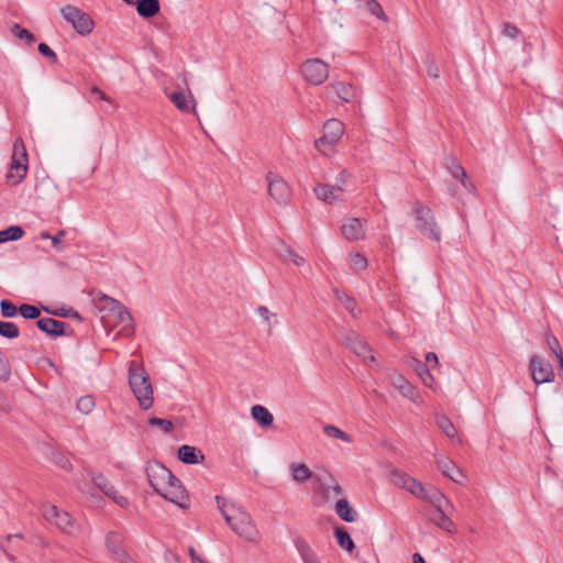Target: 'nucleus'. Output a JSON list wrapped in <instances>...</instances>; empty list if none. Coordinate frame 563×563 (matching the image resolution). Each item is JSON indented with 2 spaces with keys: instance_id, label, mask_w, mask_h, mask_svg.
<instances>
[{
  "instance_id": "obj_1",
  "label": "nucleus",
  "mask_w": 563,
  "mask_h": 563,
  "mask_svg": "<svg viewBox=\"0 0 563 563\" xmlns=\"http://www.w3.org/2000/svg\"><path fill=\"white\" fill-rule=\"evenodd\" d=\"M216 501L223 519L238 537L253 544L262 541V534L255 521L243 507L229 503L220 496L216 497Z\"/></svg>"
},
{
  "instance_id": "obj_2",
  "label": "nucleus",
  "mask_w": 563,
  "mask_h": 563,
  "mask_svg": "<svg viewBox=\"0 0 563 563\" xmlns=\"http://www.w3.org/2000/svg\"><path fill=\"white\" fill-rule=\"evenodd\" d=\"M148 481L154 490L164 499L179 506L188 507V496L180 481L164 465L154 464L148 468Z\"/></svg>"
},
{
  "instance_id": "obj_3",
  "label": "nucleus",
  "mask_w": 563,
  "mask_h": 563,
  "mask_svg": "<svg viewBox=\"0 0 563 563\" xmlns=\"http://www.w3.org/2000/svg\"><path fill=\"white\" fill-rule=\"evenodd\" d=\"M96 305L104 313L102 316L104 323L119 327L120 332L126 336H131L134 333L133 318L119 300L101 294L96 298Z\"/></svg>"
},
{
  "instance_id": "obj_4",
  "label": "nucleus",
  "mask_w": 563,
  "mask_h": 563,
  "mask_svg": "<svg viewBox=\"0 0 563 563\" xmlns=\"http://www.w3.org/2000/svg\"><path fill=\"white\" fill-rule=\"evenodd\" d=\"M128 383L140 407L144 410L150 409L154 402V391L143 364L135 361L129 362Z\"/></svg>"
},
{
  "instance_id": "obj_5",
  "label": "nucleus",
  "mask_w": 563,
  "mask_h": 563,
  "mask_svg": "<svg viewBox=\"0 0 563 563\" xmlns=\"http://www.w3.org/2000/svg\"><path fill=\"white\" fill-rule=\"evenodd\" d=\"M313 490L318 498V505L325 504L343 495L342 487L334 478V476L329 472L316 474L313 481Z\"/></svg>"
},
{
  "instance_id": "obj_6",
  "label": "nucleus",
  "mask_w": 563,
  "mask_h": 563,
  "mask_svg": "<svg viewBox=\"0 0 563 563\" xmlns=\"http://www.w3.org/2000/svg\"><path fill=\"white\" fill-rule=\"evenodd\" d=\"M27 173V155L21 140H16L13 144L12 161L10 164L7 179L11 185L20 184Z\"/></svg>"
},
{
  "instance_id": "obj_7",
  "label": "nucleus",
  "mask_w": 563,
  "mask_h": 563,
  "mask_svg": "<svg viewBox=\"0 0 563 563\" xmlns=\"http://www.w3.org/2000/svg\"><path fill=\"white\" fill-rule=\"evenodd\" d=\"M60 14L81 36L90 34L95 27L91 16L77 7L65 5L60 9Z\"/></svg>"
},
{
  "instance_id": "obj_8",
  "label": "nucleus",
  "mask_w": 563,
  "mask_h": 563,
  "mask_svg": "<svg viewBox=\"0 0 563 563\" xmlns=\"http://www.w3.org/2000/svg\"><path fill=\"white\" fill-rule=\"evenodd\" d=\"M344 124L338 119H329L323 125V134L316 140V147L324 155H329L333 145H335L344 134Z\"/></svg>"
},
{
  "instance_id": "obj_9",
  "label": "nucleus",
  "mask_w": 563,
  "mask_h": 563,
  "mask_svg": "<svg viewBox=\"0 0 563 563\" xmlns=\"http://www.w3.org/2000/svg\"><path fill=\"white\" fill-rule=\"evenodd\" d=\"M413 214L417 220V227L418 229L428 238L440 241L441 233L440 229L438 228L434 218L432 216L431 210L423 206L418 203L413 209Z\"/></svg>"
},
{
  "instance_id": "obj_10",
  "label": "nucleus",
  "mask_w": 563,
  "mask_h": 563,
  "mask_svg": "<svg viewBox=\"0 0 563 563\" xmlns=\"http://www.w3.org/2000/svg\"><path fill=\"white\" fill-rule=\"evenodd\" d=\"M266 181L268 195L276 203L285 206L290 201L291 189L279 175L269 172L266 175Z\"/></svg>"
},
{
  "instance_id": "obj_11",
  "label": "nucleus",
  "mask_w": 563,
  "mask_h": 563,
  "mask_svg": "<svg viewBox=\"0 0 563 563\" xmlns=\"http://www.w3.org/2000/svg\"><path fill=\"white\" fill-rule=\"evenodd\" d=\"M301 74L309 84L319 86L329 78V65L319 58H311L302 64Z\"/></svg>"
},
{
  "instance_id": "obj_12",
  "label": "nucleus",
  "mask_w": 563,
  "mask_h": 563,
  "mask_svg": "<svg viewBox=\"0 0 563 563\" xmlns=\"http://www.w3.org/2000/svg\"><path fill=\"white\" fill-rule=\"evenodd\" d=\"M42 515L46 521L55 525L66 533H73L75 528L68 512L59 510L56 506L45 504L41 508Z\"/></svg>"
},
{
  "instance_id": "obj_13",
  "label": "nucleus",
  "mask_w": 563,
  "mask_h": 563,
  "mask_svg": "<svg viewBox=\"0 0 563 563\" xmlns=\"http://www.w3.org/2000/svg\"><path fill=\"white\" fill-rule=\"evenodd\" d=\"M530 372L533 382L537 385H541L544 383H551L554 380V372L552 366L545 360L539 356H532L530 358Z\"/></svg>"
},
{
  "instance_id": "obj_14",
  "label": "nucleus",
  "mask_w": 563,
  "mask_h": 563,
  "mask_svg": "<svg viewBox=\"0 0 563 563\" xmlns=\"http://www.w3.org/2000/svg\"><path fill=\"white\" fill-rule=\"evenodd\" d=\"M393 482L396 486L406 489L418 499L422 500V497H424L427 488L423 484L406 473L395 472L393 474Z\"/></svg>"
},
{
  "instance_id": "obj_15",
  "label": "nucleus",
  "mask_w": 563,
  "mask_h": 563,
  "mask_svg": "<svg viewBox=\"0 0 563 563\" xmlns=\"http://www.w3.org/2000/svg\"><path fill=\"white\" fill-rule=\"evenodd\" d=\"M91 481L107 497L111 498L118 506L125 508L129 506L128 499L122 496L115 487L102 475L95 474Z\"/></svg>"
},
{
  "instance_id": "obj_16",
  "label": "nucleus",
  "mask_w": 563,
  "mask_h": 563,
  "mask_svg": "<svg viewBox=\"0 0 563 563\" xmlns=\"http://www.w3.org/2000/svg\"><path fill=\"white\" fill-rule=\"evenodd\" d=\"M434 461L438 466V468L441 471V473L449 477L451 481H453L456 484L462 485L464 482V475L461 468L449 457H445L441 454L434 455Z\"/></svg>"
},
{
  "instance_id": "obj_17",
  "label": "nucleus",
  "mask_w": 563,
  "mask_h": 563,
  "mask_svg": "<svg viewBox=\"0 0 563 563\" xmlns=\"http://www.w3.org/2000/svg\"><path fill=\"white\" fill-rule=\"evenodd\" d=\"M341 232L349 241H360L365 238V222L358 218H349L342 224Z\"/></svg>"
},
{
  "instance_id": "obj_18",
  "label": "nucleus",
  "mask_w": 563,
  "mask_h": 563,
  "mask_svg": "<svg viewBox=\"0 0 563 563\" xmlns=\"http://www.w3.org/2000/svg\"><path fill=\"white\" fill-rule=\"evenodd\" d=\"M166 96L179 111L187 113L196 112V101L191 92L174 91L170 93L166 92Z\"/></svg>"
},
{
  "instance_id": "obj_19",
  "label": "nucleus",
  "mask_w": 563,
  "mask_h": 563,
  "mask_svg": "<svg viewBox=\"0 0 563 563\" xmlns=\"http://www.w3.org/2000/svg\"><path fill=\"white\" fill-rule=\"evenodd\" d=\"M346 344L351 351L362 357L365 363L369 364L375 362L372 349L355 333L349 335Z\"/></svg>"
},
{
  "instance_id": "obj_20",
  "label": "nucleus",
  "mask_w": 563,
  "mask_h": 563,
  "mask_svg": "<svg viewBox=\"0 0 563 563\" xmlns=\"http://www.w3.org/2000/svg\"><path fill=\"white\" fill-rule=\"evenodd\" d=\"M314 192L320 200L331 205L342 200L344 189L339 185H319L314 188Z\"/></svg>"
},
{
  "instance_id": "obj_21",
  "label": "nucleus",
  "mask_w": 563,
  "mask_h": 563,
  "mask_svg": "<svg viewBox=\"0 0 563 563\" xmlns=\"http://www.w3.org/2000/svg\"><path fill=\"white\" fill-rule=\"evenodd\" d=\"M445 166L453 178L461 181L462 186L468 191L474 192V185L467 180V174L463 166L459 164L454 158H448Z\"/></svg>"
},
{
  "instance_id": "obj_22",
  "label": "nucleus",
  "mask_w": 563,
  "mask_h": 563,
  "mask_svg": "<svg viewBox=\"0 0 563 563\" xmlns=\"http://www.w3.org/2000/svg\"><path fill=\"white\" fill-rule=\"evenodd\" d=\"M37 327L49 335L59 336L65 334L67 324L53 318H42L37 321Z\"/></svg>"
},
{
  "instance_id": "obj_23",
  "label": "nucleus",
  "mask_w": 563,
  "mask_h": 563,
  "mask_svg": "<svg viewBox=\"0 0 563 563\" xmlns=\"http://www.w3.org/2000/svg\"><path fill=\"white\" fill-rule=\"evenodd\" d=\"M177 455L185 464H198L205 460V455L200 450L188 444L179 446Z\"/></svg>"
},
{
  "instance_id": "obj_24",
  "label": "nucleus",
  "mask_w": 563,
  "mask_h": 563,
  "mask_svg": "<svg viewBox=\"0 0 563 563\" xmlns=\"http://www.w3.org/2000/svg\"><path fill=\"white\" fill-rule=\"evenodd\" d=\"M410 365L413 367L417 375L420 377L421 382L426 387L432 390H437L438 384L433 375L430 373L429 368L426 366V364H423L421 361L417 358H412Z\"/></svg>"
},
{
  "instance_id": "obj_25",
  "label": "nucleus",
  "mask_w": 563,
  "mask_h": 563,
  "mask_svg": "<svg viewBox=\"0 0 563 563\" xmlns=\"http://www.w3.org/2000/svg\"><path fill=\"white\" fill-rule=\"evenodd\" d=\"M291 479L297 484H303L309 479L314 481L316 474L303 463L289 464Z\"/></svg>"
},
{
  "instance_id": "obj_26",
  "label": "nucleus",
  "mask_w": 563,
  "mask_h": 563,
  "mask_svg": "<svg viewBox=\"0 0 563 563\" xmlns=\"http://www.w3.org/2000/svg\"><path fill=\"white\" fill-rule=\"evenodd\" d=\"M357 8L361 10L366 11L371 15L382 20L383 22L387 23L388 18L385 14L382 5L376 0H353Z\"/></svg>"
},
{
  "instance_id": "obj_27",
  "label": "nucleus",
  "mask_w": 563,
  "mask_h": 563,
  "mask_svg": "<svg viewBox=\"0 0 563 563\" xmlns=\"http://www.w3.org/2000/svg\"><path fill=\"white\" fill-rule=\"evenodd\" d=\"M422 500L432 504L434 506V509L443 507V505L453 509V505L450 503L446 496L435 487L427 488L424 497H422Z\"/></svg>"
},
{
  "instance_id": "obj_28",
  "label": "nucleus",
  "mask_w": 563,
  "mask_h": 563,
  "mask_svg": "<svg viewBox=\"0 0 563 563\" xmlns=\"http://www.w3.org/2000/svg\"><path fill=\"white\" fill-rule=\"evenodd\" d=\"M335 514L346 522H355L358 518L356 510H354L347 499L340 498L334 506Z\"/></svg>"
},
{
  "instance_id": "obj_29",
  "label": "nucleus",
  "mask_w": 563,
  "mask_h": 563,
  "mask_svg": "<svg viewBox=\"0 0 563 563\" xmlns=\"http://www.w3.org/2000/svg\"><path fill=\"white\" fill-rule=\"evenodd\" d=\"M251 416L263 428H268L274 422L272 412L261 405H255L251 408Z\"/></svg>"
},
{
  "instance_id": "obj_30",
  "label": "nucleus",
  "mask_w": 563,
  "mask_h": 563,
  "mask_svg": "<svg viewBox=\"0 0 563 563\" xmlns=\"http://www.w3.org/2000/svg\"><path fill=\"white\" fill-rule=\"evenodd\" d=\"M295 547L303 563H321L320 558L307 541L298 539L295 542Z\"/></svg>"
},
{
  "instance_id": "obj_31",
  "label": "nucleus",
  "mask_w": 563,
  "mask_h": 563,
  "mask_svg": "<svg viewBox=\"0 0 563 563\" xmlns=\"http://www.w3.org/2000/svg\"><path fill=\"white\" fill-rule=\"evenodd\" d=\"M332 86H333L338 97L343 102H352L357 97L356 88L349 82L338 81V82L333 84Z\"/></svg>"
},
{
  "instance_id": "obj_32",
  "label": "nucleus",
  "mask_w": 563,
  "mask_h": 563,
  "mask_svg": "<svg viewBox=\"0 0 563 563\" xmlns=\"http://www.w3.org/2000/svg\"><path fill=\"white\" fill-rule=\"evenodd\" d=\"M136 11L144 19L153 18L159 11L158 0H139Z\"/></svg>"
},
{
  "instance_id": "obj_33",
  "label": "nucleus",
  "mask_w": 563,
  "mask_h": 563,
  "mask_svg": "<svg viewBox=\"0 0 563 563\" xmlns=\"http://www.w3.org/2000/svg\"><path fill=\"white\" fill-rule=\"evenodd\" d=\"M431 521L440 529L450 533L454 532L455 526L450 517L444 512L443 507L435 508V516L431 518Z\"/></svg>"
},
{
  "instance_id": "obj_34",
  "label": "nucleus",
  "mask_w": 563,
  "mask_h": 563,
  "mask_svg": "<svg viewBox=\"0 0 563 563\" xmlns=\"http://www.w3.org/2000/svg\"><path fill=\"white\" fill-rule=\"evenodd\" d=\"M391 384L405 397H411L416 387L402 375L395 373L391 376Z\"/></svg>"
},
{
  "instance_id": "obj_35",
  "label": "nucleus",
  "mask_w": 563,
  "mask_h": 563,
  "mask_svg": "<svg viewBox=\"0 0 563 563\" xmlns=\"http://www.w3.org/2000/svg\"><path fill=\"white\" fill-rule=\"evenodd\" d=\"M438 428L451 440L457 439V431L453 422L443 415L435 416Z\"/></svg>"
},
{
  "instance_id": "obj_36",
  "label": "nucleus",
  "mask_w": 563,
  "mask_h": 563,
  "mask_svg": "<svg viewBox=\"0 0 563 563\" xmlns=\"http://www.w3.org/2000/svg\"><path fill=\"white\" fill-rule=\"evenodd\" d=\"M24 235V230L19 225H11L0 231V243L18 241Z\"/></svg>"
},
{
  "instance_id": "obj_37",
  "label": "nucleus",
  "mask_w": 563,
  "mask_h": 563,
  "mask_svg": "<svg viewBox=\"0 0 563 563\" xmlns=\"http://www.w3.org/2000/svg\"><path fill=\"white\" fill-rule=\"evenodd\" d=\"M334 536H335L338 544L345 551L352 552L355 549V544H354L352 538L345 530L338 528L334 531Z\"/></svg>"
},
{
  "instance_id": "obj_38",
  "label": "nucleus",
  "mask_w": 563,
  "mask_h": 563,
  "mask_svg": "<svg viewBox=\"0 0 563 563\" xmlns=\"http://www.w3.org/2000/svg\"><path fill=\"white\" fill-rule=\"evenodd\" d=\"M323 432L329 438L338 439V440H341V441L347 442V443L352 441V438L347 433H345L343 430H341L340 428L332 426V424L324 426Z\"/></svg>"
},
{
  "instance_id": "obj_39",
  "label": "nucleus",
  "mask_w": 563,
  "mask_h": 563,
  "mask_svg": "<svg viewBox=\"0 0 563 563\" xmlns=\"http://www.w3.org/2000/svg\"><path fill=\"white\" fill-rule=\"evenodd\" d=\"M10 31L13 36L18 37L21 41H24L29 45L33 44V42L35 41L34 35L19 24H13Z\"/></svg>"
},
{
  "instance_id": "obj_40",
  "label": "nucleus",
  "mask_w": 563,
  "mask_h": 563,
  "mask_svg": "<svg viewBox=\"0 0 563 563\" xmlns=\"http://www.w3.org/2000/svg\"><path fill=\"white\" fill-rule=\"evenodd\" d=\"M335 298L344 309L350 311L352 314H355L356 302L354 298L339 290H335Z\"/></svg>"
},
{
  "instance_id": "obj_41",
  "label": "nucleus",
  "mask_w": 563,
  "mask_h": 563,
  "mask_svg": "<svg viewBox=\"0 0 563 563\" xmlns=\"http://www.w3.org/2000/svg\"><path fill=\"white\" fill-rule=\"evenodd\" d=\"M20 334L19 328L9 321H0V335L7 339H15Z\"/></svg>"
},
{
  "instance_id": "obj_42",
  "label": "nucleus",
  "mask_w": 563,
  "mask_h": 563,
  "mask_svg": "<svg viewBox=\"0 0 563 563\" xmlns=\"http://www.w3.org/2000/svg\"><path fill=\"white\" fill-rule=\"evenodd\" d=\"M280 257L288 265L302 266L305 264V258L289 249H285L284 252L280 253Z\"/></svg>"
},
{
  "instance_id": "obj_43",
  "label": "nucleus",
  "mask_w": 563,
  "mask_h": 563,
  "mask_svg": "<svg viewBox=\"0 0 563 563\" xmlns=\"http://www.w3.org/2000/svg\"><path fill=\"white\" fill-rule=\"evenodd\" d=\"M96 407V402L92 396L86 395L78 399L77 409L84 415H89L93 408Z\"/></svg>"
},
{
  "instance_id": "obj_44",
  "label": "nucleus",
  "mask_w": 563,
  "mask_h": 563,
  "mask_svg": "<svg viewBox=\"0 0 563 563\" xmlns=\"http://www.w3.org/2000/svg\"><path fill=\"white\" fill-rule=\"evenodd\" d=\"M367 260L360 253L350 254V266L355 272H362L367 267Z\"/></svg>"
},
{
  "instance_id": "obj_45",
  "label": "nucleus",
  "mask_w": 563,
  "mask_h": 563,
  "mask_svg": "<svg viewBox=\"0 0 563 563\" xmlns=\"http://www.w3.org/2000/svg\"><path fill=\"white\" fill-rule=\"evenodd\" d=\"M1 314L4 318H13L16 316L19 308L15 307L10 300H1L0 302Z\"/></svg>"
},
{
  "instance_id": "obj_46",
  "label": "nucleus",
  "mask_w": 563,
  "mask_h": 563,
  "mask_svg": "<svg viewBox=\"0 0 563 563\" xmlns=\"http://www.w3.org/2000/svg\"><path fill=\"white\" fill-rule=\"evenodd\" d=\"M19 312L24 319H36L40 316V309L27 303L21 305Z\"/></svg>"
},
{
  "instance_id": "obj_47",
  "label": "nucleus",
  "mask_w": 563,
  "mask_h": 563,
  "mask_svg": "<svg viewBox=\"0 0 563 563\" xmlns=\"http://www.w3.org/2000/svg\"><path fill=\"white\" fill-rule=\"evenodd\" d=\"M148 424L152 427L161 428L165 433H168L173 430L172 421L166 420V419L151 418V419H148Z\"/></svg>"
},
{
  "instance_id": "obj_48",
  "label": "nucleus",
  "mask_w": 563,
  "mask_h": 563,
  "mask_svg": "<svg viewBox=\"0 0 563 563\" xmlns=\"http://www.w3.org/2000/svg\"><path fill=\"white\" fill-rule=\"evenodd\" d=\"M257 313L264 322H266L268 324L277 323L275 313L271 312L268 308H266L264 306L258 307Z\"/></svg>"
},
{
  "instance_id": "obj_49",
  "label": "nucleus",
  "mask_w": 563,
  "mask_h": 563,
  "mask_svg": "<svg viewBox=\"0 0 563 563\" xmlns=\"http://www.w3.org/2000/svg\"><path fill=\"white\" fill-rule=\"evenodd\" d=\"M501 34L509 38H516L520 34V31L516 25L506 22L503 25Z\"/></svg>"
},
{
  "instance_id": "obj_50",
  "label": "nucleus",
  "mask_w": 563,
  "mask_h": 563,
  "mask_svg": "<svg viewBox=\"0 0 563 563\" xmlns=\"http://www.w3.org/2000/svg\"><path fill=\"white\" fill-rule=\"evenodd\" d=\"M38 52L41 55L52 59V60H56L57 59V56L55 54V52L45 43H41L38 45Z\"/></svg>"
},
{
  "instance_id": "obj_51",
  "label": "nucleus",
  "mask_w": 563,
  "mask_h": 563,
  "mask_svg": "<svg viewBox=\"0 0 563 563\" xmlns=\"http://www.w3.org/2000/svg\"><path fill=\"white\" fill-rule=\"evenodd\" d=\"M120 537L117 533H109L106 542L107 547L111 549L113 552H117L115 542L119 541Z\"/></svg>"
},
{
  "instance_id": "obj_52",
  "label": "nucleus",
  "mask_w": 563,
  "mask_h": 563,
  "mask_svg": "<svg viewBox=\"0 0 563 563\" xmlns=\"http://www.w3.org/2000/svg\"><path fill=\"white\" fill-rule=\"evenodd\" d=\"M91 95L96 96L98 99L112 103V100L109 96H107L102 90L98 87L91 88Z\"/></svg>"
},
{
  "instance_id": "obj_53",
  "label": "nucleus",
  "mask_w": 563,
  "mask_h": 563,
  "mask_svg": "<svg viewBox=\"0 0 563 563\" xmlns=\"http://www.w3.org/2000/svg\"><path fill=\"white\" fill-rule=\"evenodd\" d=\"M350 176V174L346 170H342L335 178V185L334 186H341L344 189V185L346 183V178Z\"/></svg>"
},
{
  "instance_id": "obj_54",
  "label": "nucleus",
  "mask_w": 563,
  "mask_h": 563,
  "mask_svg": "<svg viewBox=\"0 0 563 563\" xmlns=\"http://www.w3.org/2000/svg\"><path fill=\"white\" fill-rule=\"evenodd\" d=\"M409 400H411L415 405H423V398L421 397L419 390L416 388L412 393L411 397H407Z\"/></svg>"
},
{
  "instance_id": "obj_55",
  "label": "nucleus",
  "mask_w": 563,
  "mask_h": 563,
  "mask_svg": "<svg viewBox=\"0 0 563 563\" xmlns=\"http://www.w3.org/2000/svg\"><path fill=\"white\" fill-rule=\"evenodd\" d=\"M189 552V555H190V559H191V563H200L202 562L203 560L196 553L195 549L194 548H189L188 550Z\"/></svg>"
},
{
  "instance_id": "obj_56",
  "label": "nucleus",
  "mask_w": 563,
  "mask_h": 563,
  "mask_svg": "<svg viewBox=\"0 0 563 563\" xmlns=\"http://www.w3.org/2000/svg\"><path fill=\"white\" fill-rule=\"evenodd\" d=\"M426 362H427V363H430V364H431V363H433L434 365H438V363H439V358H438V356H437V354H435V353H433V352H429V353H427V355H426Z\"/></svg>"
},
{
  "instance_id": "obj_57",
  "label": "nucleus",
  "mask_w": 563,
  "mask_h": 563,
  "mask_svg": "<svg viewBox=\"0 0 563 563\" xmlns=\"http://www.w3.org/2000/svg\"><path fill=\"white\" fill-rule=\"evenodd\" d=\"M65 235L64 231H59L56 235L52 236V243L55 247H57L62 241V238Z\"/></svg>"
},
{
  "instance_id": "obj_58",
  "label": "nucleus",
  "mask_w": 563,
  "mask_h": 563,
  "mask_svg": "<svg viewBox=\"0 0 563 563\" xmlns=\"http://www.w3.org/2000/svg\"><path fill=\"white\" fill-rule=\"evenodd\" d=\"M412 559L413 563H426L424 559L419 553H415Z\"/></svg>"
},
{
  "instance_id": "obj_59",
  "label": "nucleus",
  "mask_w": 563,
  "mask_h": 563,
  "mask_svg": "<svg viewBox=\"0 0 563 563\" xmlns=\"http://www.w3.org/2000/svg\"><path fill=\"white\" fill-rule=\"evenodd\" d=\"M429 75L433 76L434 78H437L439 76L438 74V69L435 68L434 70H431L429 69Z\"/></svg>"
},
{
  "instance_id": "obj_60",
  "label": "nucleus",
  "mask_w": 563,
  "mask_h": 563,
  "mask_svg": "<svg viewBox=\"0 0 563 563\" xmlns=\"http://www.w3.org/2000/svg\"><path fill=\"white\" fill-rule=\"evenodd\" d=\"M126 4L133 5L139 2V0H123Z\"/></svg>"
},
{
  "instance_id": "obj_61",
  "label": "nucleus",
  "mask_w": 563,
  "mask_h": 563,
  "mask_svg": "<svg viewBox=\"0 0 563 563\" xmlns=\"http://www.w3.org/2000/svg\"><path fill=\"white\" fill-rule=\"evenodd\" d=\"M42 239H51L52 236L48 233H42Z\"/></svg>"
},
{
  "instance_id": "obj_62",
  "label": "nucleus",
  "mask_w": 563,
  "mask_h": 563,
  "mask_svg": "<svg viewBox=\"0 0 563 563\" xmlns=\"http://www.w3.org/2000/svg\"><path fill=\"white\" fill-rule=\"evenodd\" d=\"M200 563H205V561L200 562Z\"/></svg>"
}]
</instances>
